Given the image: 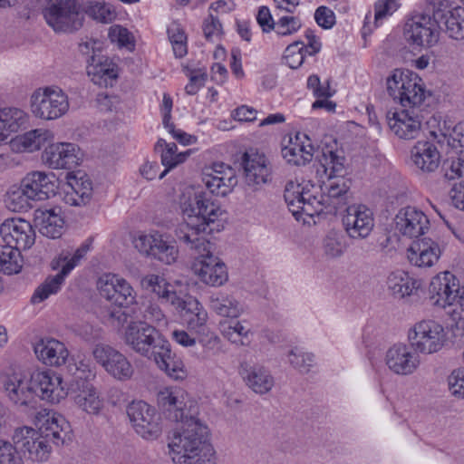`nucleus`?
Segmentation results:
<instances>
[{"mask_svg": "<svg viewBox=\"0 0 464 464\" xmlns=\"http://www.w3.org/2000/svg\"><path fill=\"white\" fill-rule=\"evenodd\" d=\"M160 409L170 420L180 425L169 437V448L172 460L176 464L186 463L187 459L195 458V454L212 447L208 442V429L193 414L185 413L183 402L175 393L165 389L157 394Z\"/></svg>", "mask_w": 464, "mask_h": 464, "instance_id": "f257e3e1", "label": "nucleus"}, {"mask_svg": "<svg viewBox=\"0 0 464 464\" xmlns=\"http://www.w3.org/2000/svg\"><path fill=\"white\" fill-rule=\"evenodd\" d=\"M179 205L184 223L176 230V237L184 244H206V238L200 234H210L212 226L218 220L223 211L208 193L193 187L183 189L179 197Z\"/></svg>", "mask_w": 464, "mask_h": 464, "instance_id": "f03ea898", "label": "nucleus"}, {"mask_svg": "<svg viewBox=\"0 0 464 464\" xmlns=\"http://www.w3.org/2000/svg\"><path fill=\"white\" fill-rule=\"evenodd\" d=\"M421 79L409 70L395 69L386 79L388 94L404 108L420 106L426 98Z\"/></svg>", "mask_w": 464, "mask_h": 464, "instance_id": "7ed1b4c3", "label": "nucleus"}, {"mask_svg": "<svg viewBox=\"0 0 464 464\" xmlns=\"http://www.w3.org/2000/svg\"><path fill=\"white\" fill-rule=\"evenodd\" d=\"M44 17L54 32L71 34L83 25L77 0H47L43 9Z\"/></svg>", "mask_w": 464, "mask_h": 464, "instance_id": "20e7f679", "label": "nucleus"}, {"mask_svg": "<svg viewBox=\"0 0 464 464\" xmlns=\"http://www.w3.org/2000/svg\"><path fill=\"white\" fill-rule=\"evenodd\" d=\"M187 246L195 251V256L191 266L193 273L207 285L218 286L227 280V273L225 264L211 252V243L206 239V244H186Z\"/></svg>", "mask_w": 464, "mask_h": 464, "instance_id": "39448f33", "label": "nucleus"}, {"mask_svg": "<svg viewBox=\"0 0 464 464\" xmlns=\"http://www.w3.org/2000/svg\"><path fill=\"white\" fill-rule=\"evenodd\" d=\"M69 109L67 95L57 86L38 88L31 96L33 114L42 120H55Z\"/></svg>", "mask_w": 464, "mask_h": 464, "instance_id": "423d86ee", "label": "nucleus"}, {"mask_svg": "<svg viewBox=\"0 0 464 464\" xmlns=\"http://www.w3.org/2000/svg\"><path fill=\"white\" fill-rule=\"evenodd\" d=\"M87 250L88 248L86 246H82L73 253L70 250L62 251L57 259L53 261V267H61V271L53 276L47 277L45 281L36 288L31 298V302L33 304L41 303L51 295L55 294L61 287L64 277L75 267L81 258L86 254Z\"/></svg>", "mask_w": 464, "mask_h": 464, "instance_id": "0eeeda50", "label": "nucleus"}, {"mask_svg": "<svg viewBox=\"0 0 464 464\" xmlns=\"http://www.w3.org/2000/svg\"><path fill=\"white\" fill-rule=\"evenodd\" d=\"M124 343L135 353L151 359L165 339L152 325L142 321H130L124 333Z\"/></svg>", "mask_w": 464, "mask_h": 464, "instance_id": "6e6552de", "label": "nucleus"}, {"mask_svg": "<svg viewBox=\"0 0 464 464\" xmlns=\"http://www.w3.org/2000/svg\"><path fill=\"white\" fill-rule=\"evenodd\" d=\"M409 340L415 351L430 354L439 352L444 346L447 335L439 323L433 320H423L410 331Z\"/></svg>", "mask_w": 464, "mask_h": 464, "instance_id": "1a4fd4ad", "label": "nucleus"}, {"mask_svg": "<svg viewBox=\"0 0 464 464\" xmlns=\"http://www.w3.org/2000/svg\"><path fill=\"white\" fill-rule=\"evenodd\" d=\"M133 244L141 255L166 265L175 263L179 256V249L175 242L167 240L159 232L140 235L134 239Z\"/></svg>", "mask_w": 464, "mask_h": 464, "instance_id": "9d476101", "label": "nucleus"}, {"mask_svg": "<svg viewBox=\"0 0 464 464\" xmlns=\"http://www.w3.org/2000/svg\"><path fill=\"white\" fill-rule=\"evenodd\" d=\"M127 415L135 431L146 440L160 436L159 417L153 407L143 401H132L127 406Z\"/></svg>", "mask_w": 464, "mask_h": 464, "instance_id": "9b49d317", "label": "nucleus"}, {"mask_svg": "<svg viewBox=\"0 0 464 464\" xmlns=\"http://www.w3.org/2000/svg\"><path fill=\"white\" fill-rule=\"evenodd\" d=\"M441 26L433 14H420L412 16L405 24V34L412 44L430 47L440 37Z\"/></svg>", "mask_w": 464, "mask_h": 464, "instance_id": "f8f14e48", "label": "nucleus"}, {"mask_svg": "<svg viewBox=\"0 0 464 464\" xmlns=\"http://www.w3.org/2000/svg\"><path fill=\"white\" fill-rule=\"evenodd\" d=\"M13 440L15 448L24 454H28V458L33 461H46L51 454L52 448L50 441L40 435L34 429L22 427L15 430Z\"/></svg>", "mask_w": 464, "mask_h": 464, "instance_id": "ddd939ff", "label": "nucleus"}, {"mask_svg": "<svg viewBox=\"0 0 464 464\" xmlns=\"http://www.w3.org/2000/svg\"><path fill=\"white\" fill-rule=\"evenodd\" d=\"M93 357L106 372L120 381L130 380L134 369L125 355L107 344H97L92 351Z\"/></svg>", "mask_w": 464, "mask_h": 464, "instance_id": "4468645a", "label": "nucleus"}, {"mask_svg": "<svg viewBox=\"0 0 464 464\" xmlns=\"http://www.w3.org/2000/svg\"><path fill=\"white\" fill-rule=\"evenodd\" d=\"M0 235L6 245L18 251L31 248L36 237L30 222L19 218L5 220L0 226Z\"/></svg>", "mask_w": 464, "mask_h": 464, "instance_id": "2eb2a0df", "label": "nucleus"}, {"mask_svg": "<svg viewBox=\"0 0 464 464\" xmlns=\"http://www.w3.org/2000/svg\"><path fill=\"white\" fill-rule=\"evenodd\" d=\"M240 165L245 183L251 190L256 191L271 180V168L265 155L246 151L241 157Z\"/></svg>", "mask_w": 464, "mask_h": 464, "instance_id": "dca6fc26", "label": "nucleus"}, {"mask_svg": "<svg viewBox=\"0 0 464 464\" xmlns=\"http://www.w3.org/2000/svg\"><path fill=\"white\" fill-rule=\"evenodd\" d=\"M29 382L34 396L36 395L51 403H58L67 395L62 377L54 372H34Z\"/></svg>", "mask_w": 464, "mask_h": 464, "instance_id": "f3484780", "label": "nucleus"}, {"mask_svg": "<svg viewBox=\"0 0 464 464\" xmlns=\"http://www.w3.org/2000/svg\"><path fill=\"white\" fill-rule=\"evenodd\" d=\"M345 232L351 238H365L374 227L373 214L364 205H351L342 218Z\"/></svg>", "mask_w": 464, "mask_h": 464, "instance_id": "a211bd4d", "label": "nucleus"}, {"mask_svg": "<svg viewBox=\"0 0 464 464\" xmlns=\"http://www.w3.org/2000/svg\"><path fill=\"white\" fill-rule=\"evenodd\" d=\"M396 229L409 238H419L430 228L427 216L415 207L401 208L394 218Z\"/></svg>", "mask_w": 464, "mask_h": 464, "instance_id": "6ab92c4d", "label": "nucleus"}, {"mask_svg": "<svg viewBox=\"0 0 464 464\" xmlns=\"http://www.w3.org/2000/svg\"><path fill=\"white\" fill-rule=\"evenodd\" d=\"M79 149L72 143L49 144L42 154V160L52 169H72L82 160Z\"/></svg>", "mask_w": 464, "mask_h": 464, "instance_id": "aec40b11", "label": "nucleus"}, {"mask_svg": "<svg viewBox=\"0 0 464 464\" xmlns=\"http://www.w3.org/2000/svg\"><path fill=\"white\" fill-rule=\"evenodd\" d=\"M433 16L444 24L447 34L456 40L464 39V7L451 8L447 1L433 5Z\"/></svg>", "mask_w": 464, "mask_h": 464, "instance_id": "412c9836", "label": "nucleus"}, {"mask_svg": "<svg viewBox=\"0 0 464 464\" xmlns=\"http://www.w3.org/2000/svg\"><path fill=\"white\" fill-rule=\"evenodd\" d=\"M25 193L34 200H44L54 196L58 189V179L53 173L34 171L22 180Z\"/></svg>", "mask_w": 464, "mask_h": 464, "instance_id": "4be33fe9", "label": "nucleus"}, {"mask_svg": "<svg viewBox=\"0 0 464 464\" xmlns=\"http://www.w3.org/2000/svg\"><path fill=\"white\" fill-rule=\"evenodd\" d=\"M459 292V281L450 272L434 276L429 286L430 298L434 304L441 307L455 304Z\"/></svg>", "mask_w": 464, "mask_h": 464, "instance_id": "5701e85b", "label": "nucleus"}, {"mask_svg": "<svg viewBox=\"0 0 464 464\" xmlns=\"http://www.w3.org/2000/svg\"><path fill=\"white\" fill-rule=\"evenodd\" d=\"M79 374L75 381V385L79 391L75 396L76 404L89 414H98L102 407V401L100 400L95 388L90 383L89 379L94 378L95 374L88 368L87 371L77 368Z\"/></svg>", "mask_w": 464, "mask_h": 464, "instance_id": "b1692460", "label": "nucleus"}, {"mask_svg": "<svg viewBox=\"0 0 464 464\" xmlns=\"http://www.w3.org/2000/svg\"><path fill=\"white\" fill-rule=\"evenodd\" d=\"M151 359L158 367L173 380H183L187 376L183 362L171 352L169 343L164 339L155 351Z\"/></svg>", "mask_w": 464, "mask_h": 464, "instance_id": "393cba45", "label": "nucleus"}, {"mask_svg": "<svg viewBox=\"0 0 464 464\" xmlns=\"http://www.w3.org/2000/svg\"><path fill=\"white\" fill-rule=\"evenodd\" d=\"M151 359L158 367L173 380H183L187 376L183 362L171 352L169 343L164 339L155 351Z\"/></svg>", "mask_w": 464, "mask_h": 464, "instance_id": "a878e982", "label": "nucleus"}, {"mask_svg": "<svg viewBox=\"0 0 464 464\" xmlns=\"http://www.w3.org/2000/svg\"><path fill=\"white\" fill-rule=\"evenodd\" d=\"M407 252L409 261L420 267L432 266L440 256L439 245L426 237L413 241Z\"/></svg>", "mask_w": 464, "mask_h": 464, "instance_id": "bb28decb", "label": "nucleus"}, {"mask_svg": "<svg viewBox=\"0 0 464 464\" xmlns=\"http://www.w3.org/2000/svg\"><path fill=\"white\" fill-rule=\"evenodd\" d=\"M413 165L424 173L435 171L440 163V154L430 141H418L411 150Z\"/></svg>", "mask_w": 464, "mask_h": 464, "instance_id": "cd10ccee", "label": "nucleus"}, {"mask_svg": "<svg viewBox=\"0 0 464 464\" xmlns=\"http://www.w3.org/2000/svg\"><path fill=\"white\" fill-rule=\"evenodd\" d=\"M34 353L40 361L50 366L65 364L69 355L65 344L53 338L41 339L37 342Z\"/></svg>", "mask_w": 464, "mask_h": 464, "instance_id": "c85d7f7f", "label": "nucleus"}, {"mask_svg": "<svg viewBox=\"0 0 464 464\" xmlns=\"http://www.w3.org/2000/svg\"><path fill=\"white\" fill-rule=\"evenodd\" d=\"M390 129L401 139H416L420 133V120L408 110L393 112L392 118L388 117Z\"/></svg>", "mask_w": 464, "mask_h": 464, "instance_id": "c756f323", "label": "nucleus"}, {"mask_svg": "<svg viewBox=\"0 0 464 464\" xmlns=\"http://www.w3.org/2000/svg\"><path fill=\"white\" fill-rule=\"evenodd\" d=\"M34 224L39 232L46 237L54 239L63 235L64 220L60 214V209H36Z\"/></svg>", "mask_w": 464, "mask_h": 464, "instance_id": "7c9ffc66", "label": "nucleus"}, {"mask_svg": "<svg viewBox=\"0 0 464 464\" xmlns=\"http://www.w3.org/2000/svg\"><path fill=\"white\" fill-rule=\"evenodd\" d=\"M386 364L396 374L408 375L412 373L418 362L404 344H395L386 353Z\"/></svg>", "mask_w": 464, "mask_h": 464, "instance_id": "2f4dec72", "label": "nucleus"}, {"mask_svg": "<svg viewBox=\"0 0 464 464\" xmlns=\"http://www.w3.org/2000/svg\"><path fill=\"white\" fill-rule=\"evenodd\" d=\"M350 187L351 181L343 178L330 183L327 192L323 194V202L326 203L328 212H332L333 209L337 211L348 204L352 198Z\"/></svg>", "mask_w": 464, "mask_h": 464, "instance_id": "473e14b6", "label": "nucleus"}, {"mask_svg": "<svg viewBox=\"0 0 464 464\" xmlns=\"http://www.w3.org/2000/svg\"><path fill=\"white\" fill-rule=\"evenodd\" d=\"M30 382L22 380L18 375H12L5 382V390L9 399L17 405L25 406L32 403L34 394Z\"/></svg>", "mask_w": 464, "mask_h": 464, "instance_id": "72a5a7b5", "label": "nucleus"}, {"mask_svg": "<svg viewBox=\"0 0 464 464\" xmlns=\"http://www.w3.org/2000/svg\"><path fill=\"white\" fill-rule=\"evenodd\" d=\"M244 380L246 385L256 393L265 394L274 386V378L262 366H253L245 371Z\"/></svg>", "mask_w": 464, "mask_h": 464, "instance_id": "f704fd0d", "label": "nucleus"}, {"mask_svg": "<svg viewBox=\"0 0 464 464\" xmlns=\"http://www.w3.org/2000/svg\"><path fill=\"white\" fill-rule=\"evenodd\" d=\"M180 314L190 330L204 333L208 314L196 298L188 296L187 305Z\"/></svg>", "mask_w": 464, "mask_h": 464, "instance_id": "c9c22d12", "label": "nucleus"}, {"mask_svg": "<svg viewBox=\"0 0 464 464\" xmlns=\"http://www.w3.org/2000/svg\"><path fill=\"white\" fill-rule=\"evenodd\" d=\"M283 157L295 165H304L313 159L314 147L311 143L304 144L300 134L295 136V141L283 148Z\"/></svg>", "mask_w": 464, "mask_h": 464, "instance_id": "e433bc0d", "label": "nucleus"}, {"mask_svg": "<svg viewBox=\"0 0 464 464\" xmlns=\"http://www.w3.org/2000/svg\"><path fill=\"white\" fill-rule=\"evenodd\" d=\"M317 160L323 168V172L328 176V179L341 177L344 173V158L337 155V153L329 146L322 149L321 155L317 156Z\"/></svg>", "mask_w": 464, "mask_h": 464, "instance_id": "4c0bfd02", "label": "nucleus"}, {"mask_svg": "<svg viewBox=\"0 0 464 464\" xmlns=\"http://www.w3.org/2000/svg\"><path fill=\"white\" fill-rule=\"evenodd\" d=\"M53 138V133L48 130H33L22 136L16 137L14 144L22 147L24 150L34 151L40 150Z\"/></svg>", "mask_w": 464, "mask_h": 464, "instance_id": "58836bf2", "label": "nucleus"}, {"mask_svg": "<svg viewBox=\"0 0 464 464\" xmlns=\"http://www.w3.org/2000/svg\"><path fill=\"white\" fill-rule=\"evenodd\" d=\"M68 185L72 190V194L67 192L68 202L72 206H83L86 205L92 196V182L89 179H83V178H76L75 176L70 177Z\"/></svg>", "mask_w": 464, "mask_h": 464, "instance_id": "ea45409f", "label": "nucleus"}, {"mask_svg": "<svg viewBox=\"0 0 464 464\" xmlns=\"http://www.w3.org/2000/svg\"><path fill=\"white\" fill-rule=\"evenodd\" d=\"M23 266L21 252L8 245L0 246V271L6 275L17 274Z\"/></svg>", "mask_w": 464, "mask_h": 464, "instance_id": "a19ab883", "label": "nucleus"}, {"mask_svg": "<svg viewBox=\"0 0 464 464\" xmlns=\"http://www.w3.org/2000/svg\"><path fill=\"white\" fill-rule=\"evenodd\" d=\"M24 119V111L16 108H5L0 111V141L5 140L11 132L17 131Z\"/></svg>", "mask_w": 464, "mask_h": 464, "instance_id": "79ce46f5", "label": "nucleus"}, {"mask_svg": "<svg viewBox=\"0 0 464 464\" xmlns=\"http://www.w3.org/2000/svg\"><path fill=\"white\" fill-rule=\"evenodd\" d=\"M237 183V179L233 169H227L223 176H214L205 179V185L209 191L220 196L227 195Z\"/></svg>", "mask_w": 464, "mask_h": 464, "instance_id": "37998d69", "label": "nucleus"}, {"mask_svg": "<svg viewBox=\"0 0 464 464\" xmlns=\"http://www.w3.org/2000/svg\"><path fill=\"white\" fill-rule=\"evenodd\" d=\"M49 425L44 430L42 436L55 445L63 444L69 432V424L65 419L55 412L50 420Z\"/></svg>", "mask_w": 464, "mask_h": 464, "instance_id": "c03bdc74", "label": "nucleus"}, {"mask_svg": "<svg viewBox=\"0 0 464 464\" xmlns=\"http://www.w3.org/2000/svg\"><path fill=\"white\" fill-rule=\"evenodd\" d=\"M88 63L92 67V71H90L89 73L100 77L101 80L103 79L106 85L108 84V80L112 82L118 77L116 65L108 63L107 59L102 62L100 58L97 59L96 55L93 54L91 56L90 60H88Z\"/></svg>", "mask_w": 464, "mask_h": 464, "instance_id": "a18cd8bd", "label": "nucleus"}, {"mask_svg": "<svg viewBox=\"0 0 464 464\" xmlns=\"http://www.w3.org/2000/svg\"><path fill=\"white\" fill-rule=\"evenodd\" d=\"M302 201L301 206H298V209H292L294 215L302 212L307 216L313 217L314 215L321 214L326 208V203L323 202V194L318 198L316 196L312 195L309 191L304 192V196H301Z\"/></svg>", "mask_w": 464, "mask_h": 464, "instance_id": "49530a36", "label": "nucleus"}, {"mask_svg": "<svg viewBox=\"0 0 464 464\" xmlns=\"http://www.w3.org/2000/svg\"><path fill=\"white\" fill-rule=\"evenodd\" d=\"M415 283L412 282L408 276H401V275L392 273L388 277L389 288L392 294L399 297H404L412 294Z\"/></svg>", "mask_w": 464, "mask_h": 464, "instance_id": "de8ad7c7", "label": "nucleus"}, {"mask_svg": "<svg viewBox=\"0 0 464 464\" xmlns=\"http://www.w3.org/2000/svg\"><path fill=\"white\" fill-rule=\"evenodd\" d=\"M30 199L33 198L28 197L21 184L19 188L8 192L6 204L12 211L23 212L31 208Z\"/></svg>", "mask_w": 464, "mask_h": 464, "instance_id": "09e8293b", "label": "nucleus"}, {"mask_svg": "<svg viewBox=\"0 0 464 464\" xmlns=\"http://www.w3.org/2000/svg\"><path fill=\"white\" fill-rule=\"evenodd\" d=\"M117 292L114 294L112 304L115 305H130L135 302V292L131 285L122 278H118L115 284Z\"/></svg>", "mask_w": 464, "mask_h": 464, "instance_id": "8fccbe9b", "label": "nucleus"}, {"mask_svg": "<svg viewBox=\"0 0 464 464\" xmlns=\"http://www.w3.org/2000/svg\"><path fill=\"white\" fill-rule=\"evenodd\" d=\"M211 307L221 316L237 317L239 314L238 303L228 297H217L211 299Z\"/></svg>", "mask_w": 464, "mask_h": 464, "instance_id": "3c124183", "label": "nucleus"}, {"mask_svg": "<svg viewBox=\"0 0 464 464\" xmlns=\"http://www.w3.org/2000/svg\"><path fill=\"white\" fill-rule=\"evenodd\" d=\"M168 34L175 55L179 58L183 57L187 53V36L183 29L173 24L168 29Z\"/></svg>", "mask_w": 464, "mask_h": 464, "instance_id": "603ef678", "label": "nucleus"}, {"mask_svg": "<svg viewBox=\"0 0 464 464\" xmlns=\"http://www.w3.org/2000/svg\"><path fill=\"white\" fill-rule=\"evenodd\" d=\"M304 43L298 41L286 47L284 59L291 69H296L303 63L304 59Z\"/></svg>", "mask_w": 464, "mask_h": 464, "instance_id": "864d4df0", "label": "nucleus"}, {"mask_svg": "<svg viewBox=\"0 0 464 464\" xmlns=\"http://www.w3.org/2000/svg\"><path fill=\"white\" fill-rule=\"evenodd\" d=\"M178 148L175 143H169L167 145V149L161 152V163L168 167L169 169H173L177 167L179 164L185 161L188 152L186 153H178Z\"/></svg>", "mask_w": 464, "mask_h": 464, "instance_id": "5fc2aeb1", "label": "nucleus"}, {"mask_svg": "<svg viewBox=\"0 0 464 464\" xmlns=\"http://www.w3.org/2000/svg\"><path fill=\"white\" fill-rule=\"evenodd\" d=\"M132 309L129 305L111 307L108 309V320L117 327H122L126 324H130Z\"/></svg>", "mask_w": 464, "mask_h": 464, "instance_id": "6e6d98bb", "label": "nucleus"}, {"mask_svg": "<svg viewBox=\"0 0 464 464\" xmlns=\"http://www.w3.org/2000/svg\"><path fill=\"white\" fill-rule=\"evenodd\" d=\"M85 13L90 17L102 23H111L116 16L114 11L111 10L106 5L100 3L89 5Z\"/></svg>", "mask_w": 464, "mask_h": 464, "instance_id": "4d7b16f0", "label": "nucleus"}, {"mask_svg": "<svg viewBox=\"0 0 464 464\" xmlns=\"http://www.w3.org/2000/svg\"><path fill=\"white\" fill-rule=\"evenodd\" d=\"M342 237L335 232H330L324 238V249L326 256L331 258L338 257L343 253L344 245Z\"/></svg>", "mask_w": 464, "mask_h": 464, "instance_id": "13d9d810", "label": "nucleus"}, {"mask_svg": "<svg viewBox=\"0 0 464 464\" xmlns=\"http://www.w3.org/2000/svg\"><path fill=\"white\" fill-rule=\"evenodd\" d=\"M140 285L144 289L152 291L160 298L161 293L165 292L166 288H168L170 284L163 277L150 274L141 278Z\"/></svg>", "mask_w": 464, "mask_h": 464, "instance_id": "bf43d9fd", "label": "nucleus"}, {"mask_svg": "<svg viewBox=\"0 0 464 464\" xmlns=\"http://www.w3.org/2000/svg\"><path fill=\"white\" fill-rule=\"evenodd\" d=\"M118 278L113 275H104L99 278L97 283L100 295L111 303L114 294L117 292L115 284L118 282Z\"/></svg>", "mask_w": 464, "mask_h": 464, "instance_id": "052dcab7", "label": "nucleus"}, {"mask_svg": "<svg viewBox=\"0 0 464 464\" xmlns=\"http://www.w3.org/2000/svg\"><path fill=\"white\" fill-rule=\"evenodd\" d=\"M444 176L448 179L461 178L464 180V156L456 160H447L443 162Z\"/></svg>", "mask_w": 464, "mask_h": 464, "instance_id": "680f3d73", "label": "nucleus"}, {"mask_svg": "<svg viewBox=\"0 0 464 464\" xmlns=\"http://www.w3.org/2000/svg\"><path fill=\"white\" fill-rule=\"evenodd\" d=\"M304 192L299 184H295L293 181L286 184L284 197L288 206L293 208L292 209H295V208L298 209V206H301L302 201H304L301 196L304 197Z\"/></svg>", "mask_w": 464, "mask_h": 464, "instance_id": "e2e57ef3", "label": "nucleus"}, {"mask_svg": "<svg viewBox=\"0 0 464 464\" xmlns=\"http://www.w3.org/2000/svg\"><path fill=\"white\" fill-rule=\"evenodd\" d=\"M448 383L452 394L464 398V368L454 370L448 377Z\"/></svg>", "mask_w": 464, "mask_h": 464, "instance_id": "0e129e2a", "label": "nucleus"}, {"mask_svg": "<svg viewBox=\"0 0 464 464\" xmlns=\"http://www.w3.org/2000/svg\"><path fill=\"white\" fill-rule=\"evenodd\" d=\"M160 299H161L162 302L173 305L179 313L185 309L188 303V297L184 299L180 294H178L174 290L171 285L166 288L165 292L161 293Z\"/></svg>", "mask_w": 464, "mask_h": 464, "instance_id": "69168bd1", "label": "nucleus"}, {"mask_svg": "<svg viewBox=\"0 0 464 464\" xmlns=\"http://www.w3.org/2000/svg\"><path fill=\"white\" fill-rule=\"evenodd\" d=\"M109 38L112 43H117L120 46H128L133 44L132 34L121 25H114L110 28Z\"/></svg>", "mask_w": 464, "mask_h": 464, "instance_id": "338daca9", "label": "nucleus"}, {"mask_svg": "<svg viewBox=\"0 0 464 464\" xmlns=\"http://www.w3.org/2000/svg\"><path fill=\"white\" fill-rule=\"evenodd\" d=\"M314 19L324 29H330L335 24L334 13L326 6H320L315 10Z\"/></svg>", "mask_w": 464, "mask_h": 464, "instance_id": "774afa93", "label": "nucleus"}]
</instances>
